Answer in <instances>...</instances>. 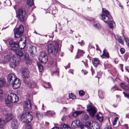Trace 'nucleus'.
<instances>
[{"mask_svg":"<svg viewBox=\"0 0 129 129\" xmlns=\"http://www.w3.org/2000/svg\"><path fill=\"white\" fill-rule=\"evenodd\" d=\"M18 58L13 56L12 57V60L10 62L9 66L11 69L15 68L16 67L17 63L18 64L19 62Z\"/></svg>","mask_w":129,"mask_h":129,"instance_id":"9b49d317","label":"nucleus"},{"mask_svg":"<svg viewBox=\"0 0 129 129\" xmlns=\"http://www.w3.org/2000/svg\"><path fill=\"white\" fill-rule=\"evenodd\" d=\"M69 96L70 98L72 99H75L76 98L75 95L72 93L69 94Z\"/></svg>","mask_w":129,"mask_h":129,"instance_id":"a18cd8bd","label":"nucleus"},{"mask_svg":"<svg viewBox=\"0 0 129 129\" xmlns=\"http://www.w3.org/2000/svg\"><path fill=\"white\" fill-rule=\"evenodd\" d=\"M81 122L80 121L78 120H75L72 122L71 126L72 128H75L78 126H80Z\"/></svg>","mask_w":129,"mask_h":129,"instance_id":"f3484780","label":"nucleus"},{"mask_svg":"<svg viewBox=\"0 0 129 129\" xmlns=\"http://www.w3.org/2000/svg\"><path fill=\"white\" fill-rule=\"evenodd\" d=\"M35 47L33 46H31L29 48V51L31 55L32 56H33L35 55L34 50H35Z\"/></svg>","mask_w":129,"mask_h":129,"instance_id":"a878e982","label":"nucleus"},{"mask_svg":"<svg viewBox=\"0 0 129 129\" xmlns=\"http://www.w3.org/2000/svg\"><path fill=\"white\" fill-rule=\"evenodd\" d=\"M126 81H128V84H129V80L128 78H126Z\"/></svg>","mask_w":129,"mask_h":129,"instance_id":"0e129e2a","label":"nucleus"},{"mask_svg":"<svg viewBox=\"0 0 129 129\" xmlns=\"http://www.w3.org/2000/svg\"><path fill=\"white\" fill-rule=\"evenodd\" d=\"M120 51L121 53L122 54H123L125 52V49L123 48H121L120 50Z\"/></svg>","mask_w":129,"mask_h":129,"instance_id":"5fc2aeb1","label":"nucleus"},{"mask_svg":"<svg viewBox=\"0 0 129 129\" xmlns=\"http://www.w3.org/2000/svg\"><path fill=\"white\" fill-rule=\"evenodd\" d=\"M37 65L38 66L39 72H41L43 70V66L39 63H37Z\"/></svg>","mask_w":129,"mask_h":129,"instance_id":"58836bf2","label":"nucleus"},{"mask_svg":"<svg viewBox=\"0 0 129 129\" xmlns=\"http://www.w3.org/2000/svg\"><path fill=\"white\" fill-rule=\"evenodd\" d=\"M61 43V41L57 40L56 42L54 45L52 44H47L45 46V48L49 53H52L55 56H56L57 53L58 48Z\"/></svg>","mask_w":129,"mask_h":129,"instance_id":"f03ea898","label":"nucleus"},{"mask_svg":"<svg viewBox=\"0 0 129 129\" xmlns=\"http://www.w3.org/2000/svg\"><path fill=\"white\" fill-rule=\"evenodd\" d=\"M27 4L29 6H31L34 4L33 0H27Z\"/></svg>","mask_w":129,"mask_h":129,"instance_id":"f704fd0d","label":"nucleus"},{"mask_svg":"<svg viewBox=\"0 0 129 129\" xmlns=\"http://www.w3.org/2000/svg\"><path fill=\"white\" fill-rule=\"evenodd\" d=\"M73 70H70L69 71V73H72V74H73Z\"/></svg>","mask_w":129,"mask_h":129,"instance_id":"e2e57ef3","label":"nucleus"},{"mask_svg":"<svg viewBox=\"0 0 129 129\" xmlns=\"http://www.w3.org/2000/svg\"><path fill=\"white\" fill-rule=\"evenodd\" d=\"M45 124L46 125V126H48V125L49 124V123L47 122H45Z\"/></svg>","mask_w":129,"mask_h":129,"instance_id":"69168bd1","label":"nucleus"},{"mask_svg":"<svg viewBox=\"0 0 129 129\" xmlns=\"http://www.w3.org/2000/svg\"><path fill=\"white\" fill-rule=\"evenodd\" d=\"M11 84L12 85L14 89L18 88L20 86L21 82L19 78H17Z\"/></svg>","mask_w":129,"mask_h":129,"instance_id":"ddd939ff","label":"nucleus"},{"mask_svg":"<svg viewBox=\"0 0 129 129\" xmlns=\"http://www.w3.org/2000/svg\"><path fill=\"white\" fill-rule=\"evenodd\" d=\"M118 40L119 42L122 45L124 44V42L123 40L119 36H117Z\"/></svg>","mask_w":129,"mask_h":129,"instance_id":"c03bdc74","label":"nucleus"},{"mask_svg":"<svg viewBox=\"0 0 129 129\" xmlns=\"http://www.w3.org/2000/svg\"><path fill=\"white\" fill-rule=\"evenodd\" d=\"M21 74L24 78H28L29 77V71L28 69L26 68H22Z\"/></svg>","mask_w":129,"mask_h":129,"instance_id":"4468645a","label":"nucleus"},{"mask_svg":"<svg viewBox=\"0 0 129 129\" xmlns=\"http://www.w3.org/2000/svg\"><path fill=\"white\" fill-rule=\"evenodd\" d=\"M43 86L44 87L46 88H49L50 87V85L48 83H44Z\"/></svg>","mask_w":129,"mask_h":129,"instance_id":"de8ad7c7","label":"nucleus"},{"mask_svg":"<svg viewBox=\"0 0 129 129\" xmlns=\"http://www.w3.org/2000/svg\"><path fill=\"white\" fill-rule=\"evenodd\" d=\"M25 129H32L31 126L29 124H28L26 125Z\"/></svg>","mask_w":129,"mask_h":129,"instance_id":"603ef678","label":"nucleus"},{"mask_svg":"<svg viewBox=\"0 0 129 129\" xmlns=\"http://www.w3.org/2000/svg\"><path fill=\"white\" fill-rule=\"evenodd\" d=\"M126 117L127 118H129V113H128L126 115Z\"/></svg>","mask_w":129,"mask_h":129,"instance_id":"774afa93","label":"nucleus"},{"mask_svg":"<svg viewBox=\"0 0 129 129\" xmlns=\"http://www.w3.org/2000/svg\"><path fill=\"white\" fill-rule=\"evenodd\" d=\"M82 72L84 75L86 74L87 73V72L86 70H82Z\"/></svg>","mask_w":129,"mask_h":129,"instance_id":"13d9d810","label":"nucleus"},{"mask_svg":"<svg viewBox=\"0 0 129 129\" xmlns=\"http://www.w3.org/2000/svg\"><path fill=\"white\" fill-rule=\"evenodd\" d=\"M17 16L20 21H24L26 18L25 10L23 8L19 9L17 13Z\"/></svg>","mask_w":129,"mask_h":129,"instance_id":"39448f33","label":"nucleus"},{"mask_svg":"<svg viewBox=\"0 0 129 129\" xmlns=\"http://www.w3.org/2000/svg\"><path fill=\"white\" fill-rule=\"evenodd\" d=\"M53 63H54V67L52 68V70H51V72H52L53 73H55L56 75H59V70L56 67V64L55 63L53 62V61H51L50 62V64L51 65H52Z\"/></svg>","mask_w":129,"mask_h":129,"instance_id":"dca6fc26","label":"nucleus"},{"mask_svg":"<svg viewBox=\"0 0 129 129\" xmlns=\"http://www.w3.org/2000/svg\"><path fill=\"white\" fill-rule=\"evenodd\" d=\"M120 85L124 89L127 90H129V86L126 85L124 83H120Z\"/></svg>","mask_w":129,"mask_h":129,"instance_id":"7c9ffc66","label":"nucleus"},{"mask_svg":"<svg viewBox=\"0 0 129 129\" xmlns=\"http://www.w3.org/2000/svg\"><path fill=\"white\" fill-rule=\"evenodd\" d=\"M3 114L5 116V120L7 122L11 120L13 118L12 114L6 110H3Z\"/></svg>","mask_w":129,"mask_h":129,"instance_id":"0eeeda50","label":"nucleus"},{"mask_svg":"<svg viewBox=\"0 0 129 129\" xmlns=\"http://www.w3.org/2000/svg\"><path fill=\"white\" fill-rule=\"evenodd\" d=\"M6 84L5 79L3 78H0V87H3L5 86Z\"/></svg>","mask_w":129,"mask_h":129,"instance_id":"b1692460","label":"nucleus"},{"mask_svg":"<svg viewBox=\"0 0 129 129\" xmlns=\"http://www.w3.org/2000/svg\"><path fill=\"white\" fill-rule=\"evenodd\" d=\"M123 93L125 97L127 98L128 99H129V93H126L124 92H123Z\"/></svg>","mask_w":129,"mask_h":129,"instance_id":"864d4df0","label":"nucleus"},{"mask_svg":"<svg viewBox=\"0 0 129 129\" xmlns=\"http://www.w3.org/2000/svg\"><path fill=\"white\" fill-rule=\"evenodd\" d=\"M6 123L7 122L5 119L0 118V126H4Z\"/></svg>","mask_w":129,"mask_h":129,"instance_id":"72a5a7b5","label":"nucleus"},{"mask_svg":"<svg viewBox=\"0 0 129 129\" xmlns=\"http://www.w3.org/2000/svg\"><path fill=\"white\" fill-rule=\"evenodd\" d=\"M83 111H76L73 113L72 115L73 117H76L78 115H79L83 113Z\"/></svg>","mask_w":129,"mask_h":129,"instance_id":"2f4dec72","label":"nucleus"},{"mask_svg":"<svg viewBox=\"0 0 129 129\" xmlns=\"http://www.w3.org/2000/svg\"><path fill=\"white\" fill-rule=\"evenodd\" d=\"M87 111L90 115L92 117H93L96 112L95 107L92 105H88L87 106Z\"/></svg>","mask_w":129,"mask_h":129,"instance_id":"6e6552de","label":"nucleus"},{"mask_svg":"<svg viewBox=\"0 0 129 129\" xmlns=\"http://www.w3.org/2000/svg\"><path fill=\"white\" fill-rule=\"evenodd\" d=\"M36 116L37 118L39 120H40L42 119L43 116L42 114L39 112H36Z\"/></svg>","mask_w":129,"mask_h":129,"instance_id":"c85d7f7f","label":"nucleus"},{"mask_svg":"<svg viewBox=\"0 0 129 129\" xmlns=\"http://www.w3.org/2000/svg\"><path fill=\"white\" fill-rule=\"evenodd\" d=\"M14 52L17 55L20 57L23 55L22 53L19 49L15 48L14 49Z\"/></svg>","mask_w":129,"mask_h":129,"instance_id":"bb28decb","label":"nucleus"},{"mask_svg":"<svg viewBox=\"0 0 129 129\" xmlns=\"http://www.w3.org/2000/svg\"><path fill=\"white\" fill-rule=\"evenodd\" d=\"M8 99L5 100L6 104L8 107L11 106V103H16L19 101V97L16 94L14 93H11L8 95Z\"/></svg>","mask_w":129,"mask_h":129,"instance_id":"7ed1b4c3","label":"nucleus"},{"mask_svg":"<svg viewBox=\"0 0 129 129\" xmlns=\"http://www.w3.org/2000/svg\"><path fill=\"white\" fill-rule=\"evenodd\" d=\"M94 26L97 29H99L101 28V26L98 22H97L96 24H94Z\"/></svg>","mask_w":129,"mask_h":129,"instance_id":"a19ab883","label":"nucleus"},{"mask_svg":"<svg viewBox=\"0 0 129 129\" xmlns=\"http://www.w3.org/2000/svg\"><path fill=\"white\" fill-rule=\"evenodd\" d=\"M102 19L106 22L108 24L110 28L113 29L115 25L114 22L112 21V17L109 14V12L105 9H103L102 13L101 15Z\"/></svg>","mask_w":129,"mask_h":129,"instance_id":"f257e3e1","label":"nucleus"},{"mask_svg":"<svg viewBox=\"0 0 129 129\" xmlns=\"http://www.w3.org/2000/svg\"><path fill=\"white\" fill-rule=\"evenodd\" d=\"M29 55L28 54H26L24 55L23 60L25 61V64L29 65L32 63L31 60L29 59Z\"/></svg>","mask_w":129,"mask_h":129,"instance_id":"a211bd4d","label":"nucleus"},{"mask_svg":"<svg viewBox=\"0 0 129 129\" xmlns=\"http://www.w3.org/2000/svg\"><path fill=\"white\" fill-rule=\"evenodd\" d=\"M80 126L81 129H88V128H89V126H88L86 125V122L85 125H81V124Z\"/></svg>","mask_w":129,"mask_h":129,"instance_id":"37998d69","label":"nucleus"},{"mask_svg":"<svg viewBox=\"0 0 129 129\" xmlns=\"http://www.w3.org/2000/svg\"><path fill=\"white\" fill-rule=\"evenodd\" d=\"M68 99L65 96L63 97L61 100V102L62 103L67 104L68 103Z\"/></svg>","mask_w":129,"mask_h":129,"instance_id":"c756f323","label":"nucleus"},{"mask_svg":"<svg viewBox=\"0 0 129 129\" xmlns=\"http://www.w3.org/2000/svg\"><path fill=\"white\" fill-rule=\"evenodd\" d=\"M16 75L14 74L11 73L7 76V79L8 82L11 84L17 79Z\"/></svg>","mask_w":129,"mask_h":129,"instance_id":"f8f14e48","label":"nucleus"},{"mask_svg":"<svg viewBox=\"0 0 129 129\" xmlns=\"http://www.w3.org/2000/svg\"><path fill=\"white\" fill-rule=\"evenodd\" d=\"M38 59L40 61L45 63L47 61V56L44 52H42L38 57Z\"/></svg>","mask_w":129,"mask_h":129,"instance_id":"9d476101","label":"nucleus"},{"mask_svg":"<svg viewBox=\"0 0 129 129\" xmlns=\"http://www.w3.org/2000/svg\"><path fill=\"white\" fill-rule=\"evenodd\" d=\"M96 117L97 119L99 120L100 122L102 121L103 119L102 116H100L98 115H96Z\"/></svg>","mask_w":129,"mask_h":129,"instance_id":"79ce46f5","label":"nucleus"},{"mask_svg":"<svg viewBox=\"0 0 129 129\" xmlns=\"http://www.w3.org/2000/svg\"><path fill=\"white\" fill-rule=\"evenodd\" d=\"M124 38L127 45L129 47V41L125 37H124Z\"/></svg>","mask_w":129,"mask_h":129,"instance_id":"3c124183","label":"nucleus"},{"mask_svg":"<svg viewBox=\"0 0 129 129\" xmlns=\"http://www.w3.org/2000/svg\"><path fill=\"white\" fill-rule=\"evenodd\" d=\"M23 39H24L23 42L22 43V45H19V46H20V48L21 49H23L24 48L25 46L26 43V38L24 37Z\"/></svg>","mask_w":129,"mask_h":129,"instance_id":"473e14b6","label":"nucleus"},{"mask_svg":"<svg viewBox=\"0 0 129 129\" xmlns=\"http://www.w3.org/2000/svg\"><path fill=\"white\" fill-rule=\"evenodd\" d=\"M118 119V118L117 117H116L115 118V119L114 120L113 123V125H115L116 124V122L117 121V120Z\"/></svg>","mask_w":129,"mask_h":129,"instance_id":"6e6d98bb","label":"nucleus"},{"mask_svg":"<svg viewBox=\"0 0 129 129\" xmlns=\"http://www.w3.org/2000/svg\"><path fill=\"white\" fill-rule=\"evenodd\" d=\"M83 118L84 120H87L89 119V117L88 115L84 114L83 115Z\"/></svg>","mask_w":129,"mask_h":129,"instance_id":"49530a36","label":"nucleus"},{"mask_svg":"<svg viewBox=\"0 0 129 129\" xmlns=\"http://www.w3.org/2000/svg\"><path fill=\"white\" fill-rule=\"evenodd\" d=\"M92 63L95 67L97 66L99 64L100 61L98 58H92Z\"/></svg>","mask_w":129,"mask_h":129,"instance_id":"4be33fe9","label":"nucleus"},{"mask_svg":"<svg viewBox=\"0 0 129 129\" xmlns=\"http://www.w3.org/2000/svg\"><path fill=\"white\" fill-rule=\"evenodd\" d=\"M19 123L16 119H13L11 121V127L12 129H17L19 127Z\"/></svg>","mask_w":129,"mask_h":129,"instance_id":"2eb2a0df","label":"nucleus"},{"mask_svg":"<svg viewBox=\"0 0 129 129\" xmlns=\"http://www.w3.org/2000/svg\"><path fill=\"white\" fill-rule=\"evenodd\" d=\"M21 121L25 123H29L30 122L33 118V115L31 112H24L21 115Z\"/></svg>","mask_w":129,"mask_h":129,"instance_id":"20e7f679","label":"nucleus"},{"mask_svg":"<svg viewBox=\"0 0 129 129\" xmlns=\"http://www.w3.org/2000/svg\"><path fill=\"white\" fill-rule=\"evenodd\" d=\"M25 83L27 87L29 88H31L32 86V83L30 81H26L25 82Z\"/></svg>","mask_w":129,"mask_h":129,"instance_id":"4c0bfd02","label":"nucleus"},{"mask_svg":"<svg viewBox=\"0 0 129 129\" xmlns=\"http://www.w3.org/2000/svg\"><path fill=\"white\" fill-rule=\"evenodd\" d=\"M84 52L82 50L78 49L77 55L75 57V58H77L80 57L84 53Z\"/></svg>","mask_w":129,"mask_h":129,"instance_id":"393cba45","label":"nucleus"},{"mask_svg":"<svg viewBox=\"0 0 129 129\" xmlns=\"http://www.w3.org/2000/svg\"><path fill=\"white\" fill-rule=\"evenodd\" d=\"M31 100L28 99L25 102L24 107L28 109H31Z\"/></svg>","mask_w":129,"mask_h":129,"instance_id":"6ab92c4d","label":"nucleus"},{"mask_svg":"<svg viewBox=\"0 0 129 129\" xmlns=\"http://www.w3.org/2000/svg\"><path fill=\"white\" fill-rule=\"evenodd\" d=\"M55 114V113L53 111H48L46 113V115L48 116H51Z\"/></svg>","mask_w":129,"mask_h":129,"instance_id":"c9c22d12","label":"nucleus"},{"mask_svg":"<svg viewBox=\"0 0 129 129\" xmlns=\"http://www.w3.org/2000/svg\"><path fill=\"white\" fill-rule=\"evenodd\" d=\"M12 56L9 55H7L5 56L4 58L3 62L4 63L9 62L11 60Z\"/></svg>","mask_w":129,"mask_h":129,"instance_id":"5701e85b","label":"nucleus"},{"mask_svg":"<svg viewBox=\"0 0 129 129\" xmlns=\"http://www.w3.org/2000/svg\"><path fill=\"white\" fill-rule=\"evenodd\" d=\"M60 129H71V128L67 124L64 123L61 124L60 126Z\"/></svg>","mask_w":129,"mask_h":129,"instance_id":"cd10ccee","label":"nucleus"},{"mask_svg":"<svg viewBox=\"0 0 129 129\" xmlns=\"http://www.w3.org/2000/svg\"><path fill=\"white\" fill-rule=\"evenodd\" d=\"M79 94L80 95H83L85 94V92L84 91L81 90L79 91Z\"/></svg>","mask_w":129,"mask_h":129,"instance_id":"8fccbe9b","label":"nucleus"},{"mask_svg":"<svg viewBox=\"0 0 129 129\" xmlns=\"http://www.w3.org/2000/svg\"><path fill=\"white\" fill-rule=\"evenodd\" d=\"M24 31V27L22 25H20L18 28H17L14 33L15 37L18 38L22 36Z\"/></svg>","mask_w":129,"mask_h":129,"instance_id":"423d86ee","label":"nucleus"},{"mask_svg":"<svg viewBox=\"0 0 129 129\" xmlns=\"http://www.w3.org/2000/svg\"><path fill=\"white\" fill-rule=\"evenodd\" d=\"M104 129H112V128L110 126H107Z\"/></svg>","mask_w":129,"mask_h":129,"instance_id":"680f3d73","label":"nucleus"},{"mask_svg":"<svg viewBox=\"0 0 129 129\" xmlns=\"http://www.w3.org/2000/svg\"><path fill=\"white\" fill-rule=\"evenodd\" d=\"M78 43L80 44L81 46H82L84 45V43L83 41H82L81 42H78Z\"/></svg>","mask_w":129,"mask_h":129,"instance_id":"4d7b16f0","label":"nucleus"},{"mask_svg":"<svg viewBox=\"0 0 129 129\" xmlns=\"http://www.w3.org/2000/svg\"><path fill=\"white\" fill-rule=\"evenodd\" d=\"M3 96V92L2 90L0 89V98Z\"/></svg>","mask_w":129,"mask_h":129,"instance_id":"bf43d9fd","label":"nucleus"},{"mask_svg":"<svg viewBox=\"0 0 129 129\" xmlns=\"http://www.w3.org/2000/svg\"><path fill=\"white\" fill-rule=\"evenodd\" d=\"M116 90H120L121 91L122 90L118 89V87L116 85H115L111 89V91L113 92Z\"/></svg>","mask_w":129,"mask_h":129,"instance_id":"ea45409f","label":"nucleus"},{"mask_svg":"<svg viewBox=\"0 0 129 129\" xmlns=\"http://www.w3.org/2000/svg\"><path fill=\"white\" fill-rule=\"evenodd\" d=\"M98 95L99 98L101 99H103L104 98V95L103 91H99Z\"/></svg>","mask_w":129,"mask_h":129,"instance_id":"e433bc0d","label":"nucleus"},{"mask_svg":"<svg viewBox=\"0 0 129 129\" xmlns=\"http://www.w3.org/2000/svg\"><path fill=\"white\" fill-rule=\"evenodd\" d=\"M5 3L8 6H10L11 5V2L10 0H6L5 2Z\"/></svg>","mask_w":129,"mask_h":129,"instance_id":"09e8293b","label":"nucleus"},{"mask_svg":"<svg viewBox=\"0 0 129 129\" xmlns=\"http://www.w3.org/2000/svg\"><path fill=\"white\" fill-rule=\"evenodd\" d=\"M104 56L106 57L107 58H109V53L105 49H104L103 51V53L102 55L100 56L102 58H103V56Z\"/></svg>","mask_w":129,"mask_h":129,"instance_id":"412c9836","label":"nucleus"},{"mask_svg":"<svg viewBox=\"0 0 129 129\" xmlns=\"http://www.w3.org/2000/svg\"><path fill=\"white\" fill-rule=\"evenodd\" d=\"M101 75H100V74H97V77H98V78H100L101 76Z\"/></svg>","mask_w":129,"mask_h":129,"instance_id":"338daca9","label":"nucleus"},{"mask_svg":"<svg viewBox=\"0 0 129 129\" xmlns=\"http://www.w3.org/2000/svg\"><path fill=\"white\" fill-rule=\"evenodd\" d=\"M9 44L11 47L17 48L19 46V44L17 42H15L13 40L10 41L9 42Z\"/></svg>","mask_w":129,"mask_h":129,"instance_id":"aec40b11","label":"nucleus"},{"mask_svg":"<svg viewBox=\"0 0 129 129\" xmlns=\"http://www.w3.org/2000/svg\"><path fill=\"white\" fill-rule=\"evenodd\" d=\"M86 125L91 129H100L98 124L95 121H88L86 122Z\"/></svg>","mask_w":129,"mask_h":129,"instance_id":"1a4fd4ad","label":"nucleus"},{"mask_svg":"<svg viewBox=\"0 0 129 129\" xmlns=\"http://www.w3.org/2000/svg\"><path fill=\"white\" fill-rule=\"evenodd\" d=\"M70 50L71 52H72V50L73 49V46L72 45H71L70 46Z\"/></svg>","mask_w":129,"mask_h":129,"instance_id":"052dcab7","label":"nucleus"}]
</instances>
